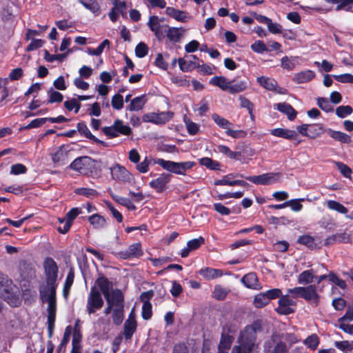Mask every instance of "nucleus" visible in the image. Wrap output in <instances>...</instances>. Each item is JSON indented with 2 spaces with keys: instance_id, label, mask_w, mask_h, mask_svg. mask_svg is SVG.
I'll return each mask as SVG.
<instances>
[{
  "instance_id": "nucleus-1",
  "label": "nucleus",
  "mask_w": 353,
  "mask_h": 353,
  "mask_svg": "<svg viewBox=\"0 0 353 353\" xmlns=\"http://www.w3.org/2000/svg\"><path fill=\"white\" fill-rule=\"evenodd\" d=\"M255 334L254 327L247 326L241 332L237 344L232 347L231 353H251L254 347Z\"/></svg>"
},
{
  "instance_id": "nucleus-2",
  "label": "nucleus",
  "mask_w": 353,
  "mask_h": 353,
  "mask_svg": "<svg viewBox=\"0 0 353 353\" xmlns=\"http://www.w3.org/2000/svg\"><path fill=\"white\" fill-rule=\"evenodd\" d=\"M56 288H41L40 296L43 303H47L48 312V323L50 330V335L52 334V327L54 325L56 311H57V302H56Z\"/></svg>"
},
{
  "instance_id": "nucleus-3",
  "label": "nucleus",
  "mask_w": 353,
  "mask_h": 353,
  "mask_svg": "<svg viewBox=\"0 0 353 353\" xmlns=\"http://www.w3.org/2000/svg\"><path fill=\"white\" fill-rule=\"evenodd\" d=\"M157 165H160L163 170L176 174H185L188 170L191 169L194 165L192 161L174 162L172 161L160 159L156 161Z\"/></svg>"
},
{
  "instance_id": "nucleus-4",
  "label": "nucleus",
  "mask_w": 353,
  "mask_h": 353,
  "mask_svg": "<svg viewBox=\"0 0 353 353\" xmlns=\"http://www.w3.org/2000/svg\"><path fill=\"white\" fill-rule=\"evenodd\" d=\"M157 165H160L163 170L176 174H185L188 170L191 169L194 165L192 161L174 162L172 161L160 159L156 161Z\"/></svg>"
},
{
  "instance_id": "nucleus-5",
  "label": "nucleus",
  "mask_w": 353,
  "mask_h": 353,
  "mask_svg": "<svg viewBox=\"0 0 353 353\" xmlns=\"http://www.w3.org/2000/svg\"><path fill=\"white\" fill-rule=\"evenodd\" d=\"M102 131L110 138H115L120 134L128 136L132 133L130 127L119 119H116L112 125L103 128Z\"/></svg>"
},
{
  "instance_id": "nucleus-6",
  "label": "nucleus",
  "mask_w": 353,
  "mask_h": 353,
  "mask_svg": "<svg viewBox=\"0 0 353 353\" xmlns=\"http://www.w3.org/2000/svg\"><path fill=\"white\" fill-rule=\"evenodd\" d=\"M44 274L48 287H55L58 279L59 268L52 258L48 257L43 261Z\"/></svg>"
},
{
  "instance_id": "nucleus-7",
  "label": "nucleus",
  "mask_w": 353,
  "mask_h": 353,
  "mask_svg": "<svg viewBox=\"0 0 353 353\" xmlns=\"http://www.w3.org/2000/svg\"><path fill=\"white\" fill-rule=\"evenodd\" d=\"M102 292L104 294L108 306L105 309L104 312L105 314L110 313L112 309L117 307L120 303L123 302V296L122 292L119 289L114 288H101Z\"/></svg>"
},
{
  "instance_id": "nucleus-8",
  "label": "nucleus",
  "mask_w": 353,
  "mask_h": 353,
  "mask_svg": "<svg viewBox=\"0 0 353 353\" xmlns=\"http://www.w3.org/2000/svg\"><path fill=\"white\" fill-rule=\"evenodd\" d=\"M281 174L280 173H266L259 176H246L249 181L258 185H271L281 181Z\"/></svg>"
},
{
  "instance_id": "nucleus-9",
  "label": "nucleus",
  "mask_w": 353,
  "mask_h": 353,
  "mask_svg": "<svg viewBox=\"0 0 353 353\" xmlns=\"http://www.w3.org/2000/svg\"><path fill=\"white\" fill-rule=\"evenodd\" d=\"M112 179L120 183H130L133 176L132 174L123 165L115 164L110 168Z\"/></svg>"
},
{
  "instance_id": "nucleus-10",
  "label": "nucleus",
  "mask_w": 353,
  "mask_h": 353,
  "mask_svg": "<svg viewBox=\"0 0 353 353\" xmlns=\"http://www.w3.org/2000/svg\"><path fill=\"white\" fill-rule=\"evenodd\" d=\"M281 293L279 288H273L265 293L259 294L254 298V304L256 307H262L266 305L270 299L279 297Z\"/></svg>"
},
{
  "instance_id": "nucleus-11",
  "label": "nucleus",
  "mask_w": 353,
  "mask_h": 353,
  "mask_svg": "<svg viewBox=\"0 0 353 353\" xmlns=\"http://www.w3.org/2000/svg\"><path fill=\"white\" fill-rule=\"evenodd\" d=\"M69 152L68 145L58 147L50 153L52 162L59 165H65L69 161Z\"/></svg>"
},
{
  "instance_id": "nucleus-12",
  "label": "nucleus",
  "mask_w": 353,
  "mask_h": 353,
  "mask_svg": "<svg viewBox=\"0 0 353 353\" xmlns=\"http://www.w3.org/2000/svg\"><path fill=\"white\" fill-rule=\"evenodd\" d=\"M103 304L101 292L97 288H92L88 299L87 310L89 314L94 313L100 309Z\"/></svg>"
},
{
  "instance_id": "nucleus-13",
  "label": "nucleus",
  "mask_w": 353,
  "mask_h": 353,
  "mask_svg": "<svg viewBox=\"0 0 353 353\" xmlns=\"http://www.w3.org/2000/svg\"><path fill=\"white\" fill-rule=\"evenodd\" d=\"M173 116L172 112H163L159 114L150 112L143 116L144 122H150L154 124L161 125L170 121Z\"/></svg>"
},
{
  "instance_id": "nucleus-14",
  "label": "nucleus",
  "mask_w": 353,
  "mask_h": 353,
  "mask_svg": "<svg viewBox=\"0 0 353 353\" xmlns=\"http://www.w3.org/2000/svg\"><path fill=\"white\" fill-rule=\"evenodd\" d=\"M172 175L168 173H162L157 178L149 183V186L155 190L158 193L164 192L168 188V183L171 181Z\"/></svg>"
},
{
  "instance_id": "nucleus-15",
  "label": "nucleus",
  "mask_w": 353,
  "mask_h": 353,
  "mask_svg": "<svg viewBox=\"0 0 353 353\" xmlns=\"http://www.w3.org/2000/svg\"><path fill=\"white\" fill-rule=\"evenodd\" d=\"M153 295V291L148 290L143 292L140 296V300L143 303L141 314L145 320H148L152 316V305L150 303V300L152 298Z\"/></svg>"
},
{
  "instance_id": "nucleus-16",
  "label": "nucleus",
  "mask_w": 353,
  "mask_h": 353,
  "mask_svg": "<svg viewBox=\"0 0 353 353\" xmlns=\"http://www.w3.org/2000/svg\"><path fill=\"white\" fill-rule=\"evenodd\" d=\"M199 59L195 55H191L185 58H179L178 63L183 72H189L199 66Z\"/></svg>"
},
{
  "instance_id": "nucleus-17",
  "label": "nucleus",
  "mask_w": 353,
  "mask_h": 353,
  "mask_svg": "<svg viewBox=\"0 0 353 353\" xmlns=\"http://www.w3.org/2000/svg\"><path fill=\"white\" fill-rule=\"evenodd\" d=\"M165 14L181 23H185L191 18L188 12L176 9L174 7H167L165 8Z\"/></svg>"
},
{
  "instance_id": "nucleus-18",
  "label": "nucleus",
  "mask_w": 353,
  "mask_h": 353,
  "mask_svg": "<svg viewBox=\"0 0 353 353\" xmlns=\"http://www.w3.org/2000/svg\"><path fill=\"white\" fill-rule=\"evenodd\" d=\"M143 254L141 245L140 243H136L130 245L125 251L119 253L121 258L126 259L129 258H138Z\"/></svg>"
},
{
  "instance_id": "nucleus-19",
  "label": "nucleus",
  "mask_w": 353,
  "mask_h": 353,
  "mask_svg": "<svg viewBox=\"0 0 353 353\" xmlns=\"http://www.w3.org/2000/svg\"><path fill=\"white\" fill-rule=\"evenodd\" d=\"M163 21V19H159L157 16H151L148 21V26L154 35L160 39L163 36V26L161 23Z\"/></svg>"
},
{
  "instance_id": "nucleus-20",
  "label": "nucleus",
  "mask_w": 353,
  "mask_h": 353,
  "mask_svg": "<svg viewBox=\"0 0 353 353\" xmlns=\"http://www.w3.org/2000/svg\"><path fill=\"white\" fill-rule=\"evenodd\" d=\"M91 159L88 157H81L74 159L70 167L71 169L77 171L80 173H84L88 165L90 164Z\"/></svg>"
},
{
  "instance_id": "nucleus-21",
  "label": "nucleus",
  "mask_w": 353,
  "mask_h": 353,
  "mask_svg": "<svg viewBox=\"0 0 353 353\" xmlns=\"http://www.w3.org/2000/svg\"><path fill=\"white\" fill-rule=\"evenodd\" d=\"M290 293L297 296L303 297L307 300H316L317 294L314 288H294L290 290Z\"/></svg>"
},
{
  "instance_id": "nucleus-22",
  "label": "nucleus",
  "mask_w": 353,
  "mask_h": 353,
  "mask_svg": "<svg viewBox=\"0 0 353 353\" xmlns=\"http://www.w3.org/2000/svg\"><path fill=\"white\" fill-rule=\"evenodd\" d=\"M236 175L234 174H229L228 175L224 176L221 179L216 180L214 182L215 185H240V186H246L248 183L242 180H230L231 179L235 177Z\"/></svg>"
},
{
  "instance_id": "nucleus-23",
  "label": "nucleus",
  "mask_w": 353,
  "mask_h": 353,
  "mask_svg": "<svg viewBox=\"0 0 353 353\" xmlns=\"http://www.w3.org/2000/svg\"><path fill=\"white\" fill-rule=\"evenodd\" d=\"M148 101V98L145 94L134 97L132 99L129 105L127 106V110L130 112H138L142 110Z\"/></svg>"
},
{
  "instance_id": "nucleus-24",
  "label": "nucleus",
  "mask_w": 353,
  "mask_h": 353,
  "mask_svg": "<svg viewBox=\"0 0 353 353\" xmlns=\"http://www.w3.org/2000/svg\"><path fill=\"white\" fill-rule=\"evenodd\" d=\"M274 109L285 114L288 119L290 121L294 120L297 114L296 111L292 108V105L287 103H279L274 105Z\"/></svg>"
},
{
  "instance_id": "nucleus-25",
  "label": "nucleus",
  "mask_w": 353,
  "mask_h": 353,
  "mask_svg": "<svg viewBox=\"0 0 353 353\" xmlns=\"http://www.w3.org/2000/svg\"><path fill=\"white\" fill-rule=\"evenodd\" d=\"M137 329V322L132 314H130L124 324V336L126 340L132 338L133 334Z\"/></svg>"
},
{
  "instance_id": "nucleus-26",
  "label": "nucleus",
  "mask_w": 353,
  "mask_h": 353,
  "mask_svg": "<svg viewBox=\"0 0 353 353\" xmlns=\"http://www.w3.org/2000/svg\"><path fill=\"white\" fill-rule=\"evenodd\" d=\"M315 77L314 71L307 70L296 73L292 78V81L296 83H304L311 81Z\"/></svg>"
},
{
  "instance_id": "nucleus-27",
  "label": "nucleus",
  "mask_w": 353,
  "mask_h": 353,
  "mask_svg": "<svg viewBox=\"0 0 353 353\" xmlns=\"http://www.w3.org/2000/svg\"><path fill=\"white\" fill-rule=\"evenodd\" d=\"M248 87V83L247 81H230L228 85V92L230 94H236L242 92L245 90Z\"/></svg>"
},
{
  "instance_id": "nucleus-28",
  "label": "nucleus",
  "mask_w": 353,
  "mask_h": 353,
  "mask_svg": "<svg viewBox=\"0 0 353 353\" xmlns=\"http://www.w3.org/2000/svg\"><path fill=\"white\" fill-rule=\"evenodd\" d=\"M199 274L205 279L211 280L223 275L222 270L211 268H204L199 270Z\"/></svg>"
},
{
  "instance_id": "nucleus-29",
  "label": "nucleus",
  "mask_w": 353,
  "mask_h": 353,
  "mask_svg": "<svg viewBox=\"0 0 353 353\" xmlns=\"http://www.w3.org/2000/svg\"><path fill=\"white\" fill-rule=\"evenodd\" d=\"M314 279L319 281V277L315 276V272L313 270H307L301 273L298 277L299 283L301 285H307L312 283L314 281Z\"/></svg>"
},
{
  "instance_id": "nucleus-30",
  "label": "nucleus",
  "mask_w": 353,
  "mask_h": 353,
  "mask_svg": "<svg viewBox=\"0 0 353 353\" xmlns=\"http://www.w3.org/2000/svg\"><path fill=\"white\" fill-rule=\"evenodd\" d=\"M270 133L276 137H281L287 139H293L296 137V132L294 130L285 128H275L272 130Z\"/></svg>"
},
{
  "instance_id": "nucleus-31",
  "label": "nucleus",
  "mask_w": 353,
  "mask_h": 353,
  "mask_svg": "<svg viewBox=\"0 0 353 353\" xmlns=\"http://www.w3.org/2000/svg\"><path fill=\"white\" fill-rule=\"evenodd\" d=\"M257 83L265 89L272 91L276 88V81L268 77H259L256 79Z\"/></svg>"
},
{
  "instance_id": "nucleus-32",
  "label": "nucleus",
  "mask_w": 353,
  "mask_h": 353,
  "mask_svg": "<svg viewBox=\"0 0 353 353\" xmlns=\"http://www.w3.org/2000/svg\"><path fill=\"white\" fill-rule=\"evenodd\" d=\"M328 134L334 139L343 143H349L351 142V137L344 132L335 131L330 128L326 130Z\"/></svg>"
},
{
  "instance_id": "nucleus-33",
  "label": "nucleus",
  "mask_w": 353,
  "mask_h": 353,
  "mask_svg": "<svg viewBox=\"0 0 353 353\" xmlns=\"http://www.w3.org/2000/svg\"><path fill=\"white\" fill-rule=\"evenodd\" d=\"M185 30L181 28H169L167 32V37L170 41L177 42L183 36Z\"/></svg>"
},
{
  "instance_id": "nucleus-34",
  "label": "nucleus",
  "mask_w": 353,
  "mask_h": 353,
  "mask_svg": "<svg viewBox=\"0 0 353 353\" xmlns=\"http://www.w3.org/2000/svg\"><path fill=\"white\" fill-rule=\"evenodd\" d=\"M229 81L225 77L215 76L210 80V83L219 87L224 91H228Z\"/></svg>"
},
{
  "instance_id": "nucleus-35",
  "label": "nucleus",
  "mask_w": 353,
  "mask_h": 353,
  "mask_svg": "<svg viewBox=\"0 0 353 353\" xmlns=\"http://www.w3.org/2000/svg\"><path fill=\"white\" fill-rule=\"evenodd\" d=\"M90 224L95 229H102L106 225V220L105 218L98 214H94L89 217Z\"/></svg>"
},
{
  "instance_id": "nucleus-36",
  "label": "nucleus",
  "mask_w": 353,
  "mask_h": 353,
  "mask_svg": "<svg viewBox=\"0 0 353 353\" xmlns=\"http://www.w3.org/2000/svg\"><path fill=\"white\" fill-rule=\"evenodd\" d=\"M77 127L79 132L81 134L85 136L86 138L93 140L94 142L97 143H103L102 141H99L97 138H96L94 135H92V134L90 132V130L88 129L85 123L83 122L79 123Z\"/></svg>"
},
{
  "instance_id": "nucleus-37",
  "label": "nucleus",
  "mask_w": 353,
  "mask_h": 353,
  "mask_svg": "<svg viewBox=\"0 0 353 353\" xmlns=\"http://www.w3.org/2000/svg\"><path fill=\"white\" fill-rule=\"evenodd\" d=\"M327 207L331 210L336 211L339 213L345 214L348 210L343 205L334 200H328L327 201Z\"/></svg>"
},
{
  "instance_id": "nucleus-38",
  "label": "nucleus",
  "mask_w": 353,
  "mask_h": 353,
  "mask_svg": "<svg viewBox=\"0 0 353 353\" xmlns=\"http://www.w3.org/2000/svg\"><path fill=\"white\" fill-rule=\"evenodd\" d=\"M111 197L118 203L126 207L130 210H134L136 209L135 205L132 201L125 197L120 196L119 195L111 194Z\"/></svg>"
},
{
  "instance_id": "nucleus-39",
  "label": "nucleus",
  "mask_w": 353,
  "mask_h": 353,
  "mask_svg": "<svg viewBox=\"0 0 353 353\" xmlns=\"http://www.w3.org/2000/svg\"><path fill=\"white\" fill-rule=\"evenodd\" d=\"M241 283L245 287H254L258 283V279L255 273L250 272L241 279Z\"/></svg>"
},
{
  "instance_id": "nucleus-40",
  "label": "nucleus",
  "mask_w": 353,
  "mask_h": 353,
  "mask_svg": "<svg viewBox=\"0 0 353 353\" xmlns=\"http://www.w3.org/2000/svg\"><path fill=\"white\" fill-rule=\"evenodd\" d=\"M323 131V125L319 123L309 124L307 137L314 139L319 136Z\"/></svg>"
},
{
  "instance_id": "nucleus-41",
  "label": "nucleus",
  "mask_w": 353,
  "mask_h": 353,
  "mask_svg": "<svg viewBox=\"0 0 353 353\" xmlns=\"http://www.w3.org/2000/svg\"><path fill=\"white\" fill-rule=\"evenodd\" d=\"M80 3L88 10L95 14L99 12V6L96 0H79Z\"/></svg>"
},
{
  "instance_id": "nucleus-42",
  "label": "nucleus",
  "mask_w": 353,
  "mask_h": 353,
  "mask_svg": "<svg viewBox=\"0 0 353 353\" xmlns=\"http://www.w3.org/2000/svg\"><path fill=\"white\" fill-rule=\"evenodd\" d=\"M201 165L212 170H217L220 168V164L218 161L208 157H203L199 159Z\"/></svg>"
},
{
  "instance_id": "nucleus-43",
  "label": "nucleus",
  "mask_w": 353,
  "mask_h": 353,
  "mask_svg": "<svg viewBox=\"0 0 353 353\" xmlns=\"http://www.w3.org/2000/svg\"><path fill=\"white\" fill-rule=\"evenodd\" d=\"M74 192L77 194L82 195V196H84L89 199H94L99 195L97 190L92 189V188H77V189H75Z\"/></svg>"
},
{
  "instance_id": "nucleus-44",
  "label": "nucleus",
  "mask_w": 353,
  "mask_h": 353,
  "mask_svg": "<svg viewBox=\"0 0 353 353\" xmlns=\"http://www.w3.org/2000/svg\"><path fill=\"white\" fill-rule=\"evenodd\" d=\"M232 343L231 336L228 335L222 336L219 345L218 353H228L227 350L230 347Z\"/></svg>"
},
{
  "instance_id": "nucleus-45",
  "label": "nucleus",
  "mask_w": 353,
  "mask_h": 353,
  "mask_svg": "<svg viewBox=\"0 0 353 353\" xmlns=\"http://www.w3.org/2000/svg\"><path fill=\"white\" fill-rule=\"evenodd\" d=\"M123 302L120 303L117 307L113 309L112 319L116 325H119L123 321Z\"/></svg>"
},
{
  "instance_id": "nucleus-46",
  "label": "nucleus",
  "mask_w": 353,
  "mask_h": 353,
  "mask_svg": "<svg viewBox=\"0 0 353 353\" xmlns=\"http://www.w3.org/2000/svg\"><path fill=\"white\" fill-rule=\"evenodd\" d=\"M216 148L219 152L225 154L232 159H238L239 157L241 156V152H233L228 146L224 145H219Z\"/></svg>"
},
{
  "instance_id": "nucleus-47",
  "label": "nucleus",
  "mask_w": 353,
  "mask_h": 353,
  "mask_svg": "<svg viewBox=\"0 0 353 353\" xmlns=\"http://www.w3.org/2000/svg\"><path fill=\"white\" fill-rule=\"evenodd\" d=\"M325 279H328L330 281L332 282V284L336 285L338 287H344L345 285V282L335 276L334 274H330L329 275H322L319 277V281L317 283L319 284L320 282Z\"/></svg>"
},
{
  "instance_id": "nucleus-48",
  "label": "nucleus",
  "mask_w": 353,
  "mask_h": 353,
  "mask_svg": "<svg viewBox=\"0 0 353 353\" xmlns=\"http://www.w3.org/2000/svg\"><path fill=\"white\" fill-rule=\"evenodd\" d=\"M325 279H328L330 281L332 282V284L336 285L338 287H344L345 285V282L335 276L334 274H330L329 275H322L319 277V281L317 283L319 284L320 282Z\"/></svg>"
},
{
  "instance_id": "nucleus-49",
  "label": "nucleus",
  "mask_w": 353,
  "mask_h": 353,
  "mask_svg": "<svg viewBox=\"0 0 353 353\" xmlns=\"http://www.w3.org/2000/svg\"><path fill=\"white\" fill-rule=\"evenodd\" d=\"M296 59H297V57H288L286 56L283 57L281 61V67L288 70H292L296 66Z\"/></svg>"
},
{
  "instance_id": "nucleus-50",
  "label": "nucleus",
  "mask_w": 353,
  "mask_h": 353,
  "mask_svg": "<svg viewBox=\"0 0 353 353\" xmlns=\"http://www.w3.org/2000/svg\"><path fill=\"white\" fill-rule=\"evenodd\" d=\"M110 43L108 39H105L103 42L95 49L88 48L87 52L90 55H100L105 48H110Z\"/></svg>"
},
{
  "instance_id": "nucleus-51",
  "label": "nucleus",
  "mask_w": 353,
  "mask_h": 353,
  "mask_svg": "<svg viewBox=\"0 0 353 353\" xmlns=\"http://www.w3.org/2000/svg\"><path fill=\"white\" fill-rule=\"evenodd\" d=\"M298 242L312 249L317 246L314 238L307 234L301 236L298 239Z\"/></svg>"
},
{
  "instance_id": "nucleus-52",
  "label": "nucleus",
  "mask_w": 353,
  "mask_h": 353,
  "mask_svg": "<svg viewBox=\"0 0 353 353\" xmlns=\"http://www.w3.org/2000/svg\"><path fill=\"white\" fill-rule=\"evenodd\" d=\"M4 299L11 306L16 307L20 304V299L15 295H11L8 289H5Z\"/></svg>"
},
{
  "instance_id": "nucleus-53",
  "label": "nucleus",
  "mask_w": 353,
  "mask_h": 353,
  "mask_svg": "<svg viewBox=\"0 0 353 353\" xmlns=\"http://www.w3.org/2000/svg\"><path fill=\"white\" fill-rule=\"evenodd\" d=\"M353 112V109L350 105H341L336 108V114L339 118H345Z\"/></svg>"
},
{
  "instance_id": "nucleus-54",
  "label": "nucleus",
  "mask_w": 353,
  "mask_h": 353,
  "mask_svg": "<svg viewBox=\"0 0 353 353\" xmlns=\"http://www.w3.org/2000/svg\"><path fill=\"white\" fill-rule=\"evenodd\" d=\"M64 106L68 111L74 110L77 113L81 108V103L77 99H71L64 102Z\"/></svg>"
},
{
  "instance_id": "nucleus-55",
  "label": "nucleus",
  "mask_w": 353,
  "mask_h": 353,
  "mask_svg": "<svg viewBox=\"0 0 353 353\" xmlns=\"http://www.w3.org/2000/svg\"><path fill=\"white\" fill-rule=\"evenodd\" d=\"M212 118L217 125H219L220 128L225 129L226 130L232 125L227 119L221 117L217 114H213Z\"/></svg>"
},
{
  "instance_id": "nucleus-56",
  "label": "nucleus",
  "mask_w": 353,
  "mask_h": 353,
  "mask_svg": "<svg viewBox=\"0 0 353 353\" xmlns=\"http://www.w3.org/2000/svg\"><path fill=\"white\" fill-rule=\"evenodd\" d=\"M305 199H294L287 201V206L290 207L291 210L294 212H299L303 208V205L301 202L304 201Z\"/></svg>"
},
{
  "instance_id": "nucleus-57",
  "label": "nucleus",
  "mask_w": 353,
  "mask_h": 353,
  "mask_svg": "<svg viewBox=\"0 0 353 353\" xmlns=\"http://www.w3.org/2000/svg\"><path fill=\"white\" fill-rule=\"evenodd\" d=\"M239 101H240V106L243 108H246L248 110V112L250 115L251 119L254 118V115L252 113L253 111V104L251 103L250 100H248L247 98L244 97L243 96H239Z\"/></svg>"
},
{
  "instance_id": "nucleus-58",
  "label": "nucleus",
  "mask_w": 353,
  "mask_h": 353,
  "mask_svg": "<svg viewBox=\"0 0 353 353\" xmlns=\"http://www.w3.org/2000/svg\"><path fill=\"white\" fill-rule=\"evenodd\" d=\"M111 104L113 108L119 110L123 108V98L120 94L114 95L111 100Z\"/></svg>"
},
{
  "instance_id": "nucleus-59",
  "label": "nucleus",
  "mask_w": 353,
  "mask_h": 353,
  "mask_svg": "<svg viewBox=\"0 0 353 353\" xmlns=\"http://www.w3.org/2000/svg\"><path fill=\"white\" fill-rule=\"evenodd\" d=\"M49 100L48 103H52L55 102L62 101L63 97L58 91L54 90L53 88H50L48 91Z\"/></svg>"
},
{
  "instance_id": "nucleus-60",
  "label": "nucleus",
  "mask_w": 353,
  "mask_h": 353,
  "mask_svg": "<svg viewBox=\"0 0 353 353\" xmlns=\"http://www.w3.org/2000/svg\"><path fill=\"white\" fill-rule=\"evenodd\" d=\"M317 104L321 110L326 112H332L333 110V107L326 98H318Z\"/></svg>"
},
{
  "instance_id": "nucleus-61",
  "label": "nucleus",
  "mask_w": 353,
  "mask_h": 353,
  "mask_svg": "<svg viewBox=\"0 0 353 353\" xmlns=\"http://www.w3.org/2000/svg\"><path fill=\"white\" fill-rule=\"evenodd\" d=\"M335 80L343 83H353V74L345 73L339 75H333Z\"/></svg>"
},
{
  "instance_id": "nucleus-62",
  "label": "nucleus",
  "mask_w": 353,
  "mask_h": 353,
  "mask_svg": "<svg viewBox=\"0 0 353 353\" xmlns=\"http://www.w3.org/2000/svg\"><path fill=\"white\" fill-rule=\"evenodd\" d=\"M148 48L144 43H139L135 48L136 56L139 58H143L147 55Z\"/></svg>"
},
{
  "instance_id": "nucleus-63",
  "label": "nucleus",
  "mask_w": 353,
  "mask_h": 353,
  "mask_svg": "<svg viewBox=\"0 0 353 353\" xmlns=\"http://www.w3.org/2000/svg\"><path fill=\"white\" fill-rule=\"evenodd\" d=\"M205 243V239L202 236L192 239L188 241V245L192 250V251L197 250Z\"/></svg>"
},
{
  "instance_id": "nucleus-64",
  "label": "nucleus",
  "mask_w": 353,
  "mask_h": 353,
  "mask_svg": "<svg viewBox=\"0 0 353 353\" xmlns=\"http://www.w3.org/2000/svg\"><path fill=\"white\" fill-rule=\"evenodd\" d=\"M185 123L187 130L190 134L194 135L199 132V125L197 123H194L190 120H185Z\"/></svg>"
}]
</instances>
